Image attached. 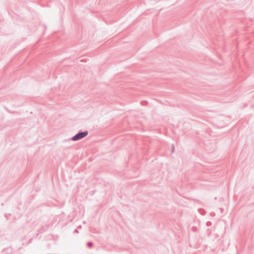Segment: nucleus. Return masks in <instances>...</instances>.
I'll use <instances>...</instances> for the list:
<instances>
[{
    "instance_id": "nucleus-1",
    "label": "nucleus",
    "mask_w": 254,
    "mask_h": 254,
    "mask_svg": "<svg viewBox=\"0 0 254 254\" xmlns=\"http://www.w3.org/2000/svg\"><path fill=\"white\" fill-rule=\"evenodd\" d=\"M87 132H83L79 133L72 137V140H76L80 139L86 136L87 135Z\"/></svg>"
}]
</instances>
